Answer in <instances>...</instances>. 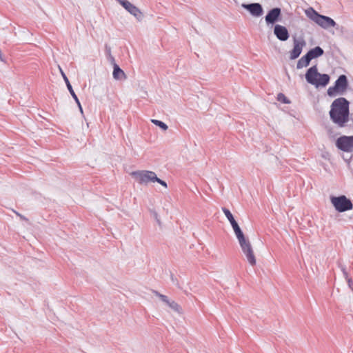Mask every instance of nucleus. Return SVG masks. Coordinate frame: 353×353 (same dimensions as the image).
Here are the masks:
<instances>
[{
  "mask_svg": "<svg viewBox=\"0 0 353 353\" xmlns=\"http://www.w3.org/2000/svg\"><path fill=\"white\" fill-rule=\"evenodd\" d=\"M349 104L347 99L341 97L335 99L331 105L330 118L339 127H344L349 121Z\"/></svg>",
  "mask_w": 353,
  "mask_h": 353,
  "instance_id": "nucleus-1",
  "label": "nucleus"
},
{
  "mask_svg": "<svg viewBox=\"0 0 353 353\" xmlns=\"http://www.w3.org/2000/svg\"><path fill=\"white\" fill-rule=\"evenodd\" d=\"M305 79L307 83L319 88L325 87L329 83L330 77L327 74L319 73L316 65H314L306 72Z\"/></svg>",
  "mask_w": 353,
  "mask_h": 353,
  "instance_id": "nucleus-2",
  "label": "nucleus"
},
{
  "mask_svg": "<svg viewBox=\"0 0 353 353\" xmlns=\"http://www.w3.org/2000/svg\"><path fill=\"white\" fill-rule=\"evenodd\" d=\"M305 13L310 19L324 29L336 26V22L332 19L319 14L312 8L305 10Z\"/></svg>",
  "mask_w": 353,
  "mask_h": 353,
  "instance_id": "nucleus-3",
  "label": "nucleus"
},
{
  "mask_svg": "<svg viewBox=\"0 0 353 353\" xmlns=\"http://www.w3.org/2000/svg\"><path fill=\"white\" fill-rule=\"evenodd\" d=\"M330 202L339 212H344L353 208L352 201L345 195L330 196Z\"/></svg>",
  "mask_w": 353,
  "mask_h": 353,
  "instance_id": "nucleus-4",
  "label": "nucleus"
},
{
  "mask_svg": "<svg viewBox=\"0 0 353 353\" xmlns=\"http://www.w3.org/2000/svg\"><path fill=\"white\" fill-rule=\"evenodd\" d=\"M130 175L134 178V179L139 184L147 185L149 183H154L157 181V174L155 172L149 170H137L133 171L130 173Z\"/></svg>",
  "mask_w": 353,
  "mask_h": 353,
  "instance_id": "nucleus-5",
  "label": "nucleus"
},
{
  "mask_svg": "<svg viewBox=\"0 0 353 353\" xmlns=\"http://www.w3.org/2000/svg\"><path fill=\"white\" fill-rule=\"evenodd\" d=\"M347 80L345 75H341L335 82L333 87H330L327 90V94L330 96H334L336 94H343L347 89Z\"/></svg>",
  "mask_w": 353,
  "mask_h": 353,
  "instance_id": "nucleus-6",
  "label": "nucleus"
},
{
  "mask_svg": "<svg viewBox=\"0 0 353 353\" xmlns=\"http://www.w3.org/2000/svg\"><path fill=\"white\" fill-rule=\"evenodd\" d=\"M306 45V42L303 37H294L293 38V48L290 51V59H295L298 58L303 48Z\"/></svg>",
  "mask_w": 353,
  "mask_h": 353,
  "instance_id": "nucleus-7",
  "label": "nucleus"
},
{
  "mask_svg": "<svg viewBox=\"0 0 353 353\" xmlns=\"http://www.w3.org/2000/svg\"><path fill=\"white\" fill-rule=\"evenodd\" d=\"M336 146L346 152H353V136H342L336 140Z\"/></svg>",
  "mask_w": 353,
  "mask_h": 353,
  "instance_id": "nucleus-8",
  "label": "nucleus"
},
{
  "mask_svg": "<svg viewBox=\"0 0 353 353\" xmlns=\"http://www.w3.org/2000/svg\"><path fill=\"white\" fill-rule=\"evenodd\" d=\"M128 12L134 16L137 19L143 18L142 12L134 5L127 0H117Z\"/></svg>",
  "mask_w": 353,
  "mask_h": 353,
  "instance_id": "nucleus-9",
  "label": "nucleus"
},
{
  "mask_svg": "<svg viewBox=\"0 0 353 353\" xmlns=\"http://www.w3.org/2000/svg\"><path fill=\"white\" fill-rule=\"evenodd\" d=\"M222 210H223L224 214L225 215V216L227 217V219H228V221H230L235 234L242 232L241 228L239 227L238 223L234 219V218L232 214L231 213V212L230 211V210H228L225 208H223Z\"/></svg>",
  "mask_w": 353,
  "mask_h": 353,
  "instance_id": "nucleus-10",
  "label": "nucleus"
},
{
  "mask_svg": "<svg viewBox=\"0 0 353 353\" xmlns=\"http://www.w3.org/2000/svg\"><path fill=\"white\" fill-rule=\"evenodd\" d=\"M274 33L279 40L283 41L288 40L289 38L287 28L281 25H276L274 26Z\"/></svg>",
  "mask_w": 353,
  "mask_h": 353,
  "instance_id": "nucleus-11",
  "label": "nucleus"
},
{
  "mask_svg": "<svg viewBox=\"0 0 353 353\" xmlns=\"http://www.w3.org/2000/svg\"><path fill=\"white\" fill-rule=\"evenodd\" d=\"M281 15V9L276 8L272 9L265 16V21L268 23H275Z\"/></svg>",
  "mask_w": 353,
  "mask_h": 353,
  "instance_id": "nucleus-12",
  "label": "nucleus"
},
{
  "mask_svg": "<svg viewBox=\"0 0 353 353\" xmlns=\"http://www.w3.org/2000/svg\"><path fill=\"white\" fill-rule=\"evenodd\" d=\"M243 6L245 8L254 16L259 17L261 16L263 13L262 7L259 3H251L243 5Z\"/></svg>",
  "mask_w": 353,
  "mask_h": 353,
  "instance_id": "nucleus-13",
  "label": "nucleus"
},
{
  "mask_svg": "<svg viewBox=\"0 0 353 353\" xmlns=\"http://www.w3.org/2000/svg\"><path fill=\"white\" fill-rule=\"evenodd\" d=\"M243 253L246 256V259L249 263L254 266L256 265V258L254 254V251L252 247V245L250 244L247 248H245L244 250H242Z\"/></svg>",
  "mask_w": 353,
  "mask_h": 353,
  "instance_id": "nucleus-14",
  "label": "nucleus"
},
{
  "mask_svg": "<svg viewBox=\"0 0 353 353\" xmlns=\"http://www.w3.org/2000/svg\"><path fill=\"white\" fill-rule=\"evenodd\" d=\"M235 235L239 241V243L240 245L241 250H244L245 248H247L248 245L251 244L249 239L246 238L245 236L244 235L243 231Z\"/></svg>",
  "mask_w": 353,
  "mask_h": 353,
  "instance_id": "nucleus-15",
  "label": "nucleus"
},
{
  "mask_svg": "<svg viewBox=\"0 0 353 353\" xmlns=\"http://www.w3.org/2000/svg\"><path fill=\"white\" fill-rule=\"evenodd\" d=\"M323 54V49L319 46L315 47L313 49H311L307 53V56L310 57V59L311 60L321 56Z\"/></svg>",
  "mask_w": 353,
  "mask_h": 353,
  "instance_id": "nucleus-16",
  "label": "nucleus"
},
{
  "mask_svg": "<svg viewBox=\"0 0 353 353\" xmlns=\"http://www.w3.org/2000/svg\"><path fill=\"white\" fill-rule=\"evenodd\" d=\"M113 77L117 80L124 79L126 77L124 72L117 64L114 65Z\"/></svg>",
  "mask_w": 353,
  "mask_h": 353,
  "instance_id": "nucleus-17",
  "label": "nucleus"
},
{
  "mask_svg": "<svg viewBox=\"0 0 353 353\" xmlns=\"http://www.w3.org/2000/svg\"><path fill=\"white\" fill-rule=\"evenodd\" d=\"M310 61H311V59H310V57L306 54L305 55L302 57L298 61L297 68H304V67H307L309 65Z\"/></svg>",
  "mask_w": 353,
  "mask_h": 353,
  "instance_id": "nucleus-18",
  "label": "nucleus"
},
{
  "mask_svg": "<svg viewBox=\"0 0 353 353\" xmlns=\"http://www.w3.org/2000/svg\"><path fill=\"white\" fill-rule=\"evenodd\" d=\"M172 310H173L174 312H177L178 314H182L183 310L181 307L176 303L174 301H170V303L168 305Z\"/></svg>",
  "mask_w": 353,
  "mask_h": 353,
  "instance_id": "nucleus-19",
  "label": "nucleus"
},
{
  "mask_svg": "<svg viewBox=\"0 0 353 353\" xmlns=\"http://www.w3.org/2000/svg\"><path fill=\"white\" fill-rule=\"evenodd\" d=\"M152 292L154 295L158 296L161 299V301L165 303L167 305H168V303H170V300L168 299L167 296L161 294L158 291L154 290H152Z\"/></svg>",
  "mask_w": 353,
  "mask_h": 353,
  "instance_id": "nucleus-20",
  "label": "nucleus"
},
{
  "mask_svg": "<svg viewBox=\"0 0 353 353\" xmlns=\"http://www.w3.org/2000/svg\"><path fill=\"white\" fill-rule=\"evenodd\" d=\"M151 122L152 123H154V125L159 126L163 131H166L168 130V125L165 123H163V122H162V121H161L159 120L151 119Z\"/></svg>",
  "mask_w": 353,
  "mask_h": 353,
  "instance_id": "nucleus-21",
  "label": "nucleus"
},
{
  "mask_svg": "<svg viewBox=\"0 0 353 353\" xmlns=\"http://www.w3.org/2000/svg\"><path fill=\"white\" fill-rule=\"evenodd\" d=\"M69 92H70L71 95L72 96V97L74 98V99L75 100V101L77 103V104L79 105V107H81V104H80V102L78 99V97L76 95V94L74 93L72 88V85L70 84H68V87H67ZM80 109L81 110V108H80Z\"/></svg>",
  "mask_w": 353,
  "mask_h": 353,
  "instance_id": "nucleus-22",
  "label": "nucleus"
},
{
  "mask_svg": "<svg viewBox=\"0 0 353 353\" xmlns=\"http://www.w3.org/2000/svg\"><path fill=\"white\" fill-rule=\"evenodd\" d=\"M278 100L285 103H289V101L287 99L286 97L282 93L278 94Z\"/></svg>",
  "mask_w": 353,
  "mask_h": 353,
  "instance_id": "nucleus-23",
  "label": "nucleus"
},
{
  "mask_svg": "<svg viewBox=\"0 0 353 353\" xmlns=\"http://www.w3.org/2000/svg\"><path fill=\"white\" fill-rule=\"evenodd\" d=\"M12 211L16 214V215H17L18 217H19V218H20V219H21V220H22V221H27V222H28V221H29L28 219V218H26V217L25 216H23V214H21L19 213L18 212H17V211H15V210H13Z\"/></svg>",
  "mask_w": 353,
  "mask_h": 353,
  "instance_id": "nucleus-24",
  "label": "nucleus"
},
{
  "mask_svg": "<svg viewBox=\"0 0 353 353\" xmlns=\"http://www.w3.org/2000/svg\"><path fill=\"white\" fill-rule=\"evenodd\" d=\"M157 181H155V182H157V183H158L161 184V185H163V187H165V188H167V187H168V185H167V183H166L165 181H163V180H162V179H159V177H157Z\"/></svg>",
  "mask_w": 353,
  "mask_h": 353,
  "instance_id": "nucleus-25",
  "label": "nucleus"
},
{
  "mask_svg": "<svg viewBox=\"0 0 353 353\" xmlns=\"http://www.w3.org/2000/svg\"><path fill=\"white\" fill-rule=\"evenodd\" d=\"M340 268H341V270L343 272V274L345 279L349 277V275H348L347 272L346 271L345 267L344 265H341Z\"/></svg>",
  "mask_w": 353,
  "mask_h": 353,
  "instance_id": "nucleus-26",
  "label": "nucleus"
},
{
  "mask_svg": "<svg viewBox=\"0 0 353 353\" xmlns=\"http://www.w3.org/2000/svg\"><path fill=\"white\" fill-rule=\"evenodd\" d=\"M345 279H346V281H347V284H348L349 288H351V289H353V288H352V285H353V281H352V278H350V277L349 276V277L346 278Z\"/></svg>",
  "mask_w": 353,
  "mask_h": 353,
  "instance_id": "nucleus-27",
  "label": "nucleus"
},
{
  "mask_svg": "<svg viewBox=\"0 0 353 353\" xmlns=\"http://www.w3.org/2000/svg\"><path fill=\"white\" fill-rule=\"evenodd\" d=\"M62 75H63V79H64V80H65V83H66V85H67V87H68V84H70V81H69V80H68V78H67V77L65 75V74H64V73H63V72H62Z\"/></svg>",
  "mask_w": 353,
  "mask_h": 353,
  "instance_id": "nucleus-28",
  "label": "nucleus"
},
{
  "mask_svg": "<svg viewBox=\"0 0 353 353\" xmlns=\"http://www.w3.org/2000/svg\"><path fill=\"white\" fill-rule=\"evenodd\" d=\"M154 218H155V219H156L157 222V223H158V224L160 225H161V221H160L159 219L158 218V214H157V213L154 212Z\"/></svg>",
  "mask_w": 353,
  "mask_h": 353,
  "instance_id": "nucleus-29",
  "label": "nucleus"
},
{
  "mask_svg": "<svg viewBox=\"0 0 353 353\" xmlns=\"http://www.w3.org/2000/svg\"><path fill=\"white\" fill-rule=\"evenodd\" d=\"M342 157H343V158L344 161H350V159H352V156H350V158H348V159H347V158H345V156H342Z\"/></svg>",
  "mask_w": 353,
  "mask_h": 353,
  "instance_id": "nucleus-30",
  "label": "nucleus"
},
{
  "mask_svg": "<svg viewBox=\"0 0 353 353\" xmlns=\"http://www.w3.org/2000/svg\"><path fill=\"white\" fill-rule=\"evenodd\" d=\"M171 279H172V282H174L176 280V279L174 277V275L172 274H171Z\"/></svg>",
  "mask_w": 353,
  "mask_h": 353,
  "instance_id": "nucleus-31",
  "label": "nucleus"
}]
</instances>
